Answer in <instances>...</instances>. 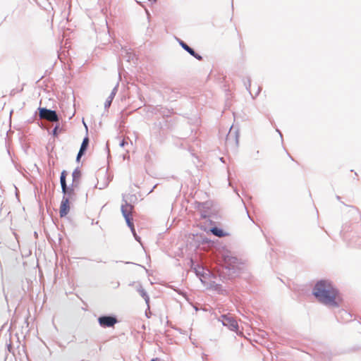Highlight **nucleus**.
Masks as SVG:
<instances>
[{
  "mask_svg": "<svg viewBox=\"0 0 361 361\" xmlns=\"http://www.w3.org/2000/svg\"><path fill=\"white\" fill-rule=\"evenodd\" d=\"M259 154V150L256 151V152H255V155H256V156H258Z\"/></svg>",
  "mask_w": 361,
  "mask_h": 361,
  "instance_id": "c03bdc74",
  "label": "nucleus"
},
{
  "mask_svg": "<svg viewBox=\"0 0 361 361\" xmlns=\"http://www.w3.org/2000/svg\"><path fill=\"white\" fill-rule=\"evenodd\" d=\"M222 259L225 266L222 268L220 277L223 279H232L240 273V260L233 256L228 250H224L222 253Z\"/></svg>",
  "mask_w": 361,
  "mask_h": 361,
  "instance_id": "f03ea898",
  "label": "nucleus"
},
{
  "mask_svg": "<svg viewBox=\"0 0 361 361\" xmlns=\"http://www.w3.org/2000/svg\"><path fill=\"white\" fill-rule=\"evenodd\" d=\"M132 234L133 235L134 238H135V240L139 243L141 242V238L137 235V234L136 233V231H135V228H134V233H132Z\"/></svg>",
  "mask_w": 361,
  "mask_h": 361,
  "instance_id": "b1692460",
  "label": "nucleus"
},
{
  "mask_svg": "<svg viewBox=\"0 0 361 361\" xmlns=\"http://www.w3.org/2000/svg\"><path fill=\"white\" fill-rule=\"evenodd\" d=\"M128 145V142H127L125 139H123V140L120 142V143H119V145H120V147H125V146H126V145Z\"/></svg>",
  "mask_w": 361,
  "mask_h": 361,
  "instance_id": "bb28decb",
  "label": "nucleus"
},
{
  "mask_svg": "<svg viewBox=\"0 0 361 361\" xmlns=\"http://www.w3.org/2000/svg\"><path fill=\"white\" fill-rule=\"evenodd\" d=\"M115 97H114L113 94H110L107 99H106L105 102H104V109H108L111 105V103L113 102V99Z\"/></svg>",
  "mask_w": 361,
  "mask_h": 361,
  "instance_id": "412c9836",
  "label": "nucleus"
},
{
  "mask_svg": "<svg viewBox=\"0 0 361 361\" xmlns=\"http://www.w3.org/2000/svg\"><path fill=\"white\" fill-rule=\"evenodd\" d=\"M89 144H90V139H89L88 135L87 134L82 140V142L81 143V145H80V147L78 152H80L81 154L83 153L85 154V153L87 150V148L89 147Z\"/></svg>",
  "mask_w": 361,
  "mask_h": 361,
  "instance_id": "9b49d317",
  "label": "nucleus"
},
{
  "mask_svg": "<svg viewBox=\"0 0 361 361\" xmlns=\"http://www.w3.org/2000/svg\"><path fill=\"white\" fill-rule=\"evenodd\" d=\"M56 125L54 126V128L52 129L51 132V135L54 137H57L61 132V128H60V123H59V121L58 122H56Z\"/></svg>",
  "mask_w": 361,
  "mask_h": 361,
  "instance_id": "a211bd4d",
  "label": "nucleus"
},
{
  "mask_svg": "<svg viewBox=\"0 0 361 361\" xmlns=\"http://www.w3.org/2000/svg\"><path fill=\"white\" fill-rule=\"evenodd\" d=\"M240 137V130L236 126L233 125L226 137V142L227 145L234 144L235 147L238 146Z\"/></svg>",
  "mask_w": 361,
  "mask_h": 361,
  "instance_id": "423d86ee",
  "label": "nucleus"
},
{
  "mask_svg": "<svg viewBox=\"0 0 361 361\" xmlns=\"http://www.w3.org/2000/svg\"><path fill=\"white\" fill-rule=\"evenodd\" d=\"M98 323L102 328H111L119 322L116 315L114 314H102L97 318Z\"/></svg>",
  "mask_w": 361,
  "mask_h": 361,
  "instance_id": "39448f33",
  "label": "nucleus"
},
{
  "mask_svg": "<svg viewBox=\"0 0 361 361\" xmlns=\"http://www.w3.org/2000/svg\"><path fill=\"white\" fill-rule=\"evenodd\" d=\"M351 207H352V208H353V209L356 212H357V213H358L357 209L355 207H353V206H352Z\"/></svg>",
  "mask_w": 361,
  "mask_h": 361,
  "instance_id": "49530a36",
  "label": "nucleus"
},
{
  "mask_svg": "<svg viewBox=\"0 0 361 361\" xmlns=\"http://www.w3.org/2000/svg\"><path fill=\"white\" fill-rule=\"evenodd\" d=\"M223 326H226L231 331H235L238 328V324L236 320L232 316L228 314L221 315L219 319Z\"/></svg>",
  "mask_w": 361,
  "mask_h": 361,
  "instance_id": "0eeeda50",
  "label": "nucleus"
},
{
  "mask_svg": "<svg viewBox=\"0 0 361 361\" xmlns=\"http://www.w3.org/2000/svg\"><path fill=\"white\" fill-rule=\"evenodd\" d=\"M246 211H247V210L246 209ZM247 216H248L249 219L253 221V220H252V219L251 218V216H250V214H249L248 212H247Z\"/></svg>",
  "mask_w": 361,
  "mask_h": 361,
  "instance_id": "79ce46f5",
  "label": "nucleus"
},
{
  "mask_svg": "<svg viewBox=\"0 0 361 361\" xmlns=\"http://www.w3.org/2000/svg\"><path fill=\"white\" fill-rule=\"evenodd\" d=\"M345 229V226H343V230L341 231V233Z\"/></svg>",
  "mask_w": 361,
  "mask_h": 361,
  "instance_id": "3c124183",
  "label": "nucleus"
},
{
  "mask_svg": "<svg viewBox=\"0 0 361 361\" xmlns=\"http://www.w3.org/2000/svg\"><path fill=\"white\" fill-rule=\"evenodd\" d=\"M99 224L98 221L95 222V221H94V220H92V224Z\"/></svg>",
  "mask_w": 361,
  "mask_h": 361,
  "instance_id": "a19ab883",
  "label": "nucleus"
},
{
  "mask_svg": "<svg viewBox=\"0 0 361 361\" xmlns=\"http://www.w3.org/2000/svg\"><path fill=\"white\" fill-rule=\"evenodd\" d=\"M210 286H211V288H213L218 293L221 294V295H226L227 291L223 288V286L221 284L216 283V282L213 281L210 284Z\"/></svg>",
  "mask_w": 361,
  "mask_h": 361,
  "instance_id": "ddd939ff",
  "label": "nucleus"
},
{
  "mask_svg": "<svg viewBox=\"0 0 361 361\" xmlns=\"http://www.w3.org/2000/svg\"><path fill=\"white\" fill-rule=\"evenodd\" d=\"M243 83L246 88V90L249 92V93L251 94L250 92V87H251V79L250 77H247L246 80L243 79Z\"/></svg>",
  "mask_w": 361,
  "mask_h": 361,
  "instance_id": "4be33fe9",
  "label": "nucleus"
},
{
  "mask_svg": "<svg viewBox=\"0 0 361 361\" xmlns=\"http://www.w3.org/2000/svg\"><path fill=\"white\" fill-rule=\"evenodd\" d=\"M118 84H117L114 88L113 90H111V92L110 94H113L114 97H115V95L117 93V91H118Z\"/></svg>",
  "mask_w": 361,
  "mask_h": 361,
  "instance_id": "393cba45",
  "label": "nucleus"
},
{
  "mask_svg": "<svg viewBox=\"0 0 361 361\" xmlns=\"http://www.w3.org/2000/svg\"><path fill=\"white\" fill-rule=\"evenodd\" d=\"M220 160H221V161L224 162V158L223 157H221Z\"/></svg>",
  "mask_w": 361,
  "mask_h": 361,
  "instance_id": "8fccbe9b",
  "label": "nucleus"
},
{
  "mask_svg": "<svg viewBox=\"0 0 361 361\" xmlns=\"http://www.w3.org/2000/svg\"><path fill=\"white\" fill-rule=\"evenodd\" d=\"M186 52H188L190 56H192V57H194L195 59H196L198 61H202L203 60V57L200 54H198L191 47H189L188 48V50H186Z\"/></svg>",
  "mask_w": 361,
  "mask_h": 361,
  "instance_id": "dca6fc26",
  "label": "nucleus"
},
{
  "mask_svg": "<svg viewBox=\"0 0 361 361\" xmlns=\"http://www.w3.org/2000/svg\"><path fill=\"white\" fill-rule=\"evenodd\" d=\"M192 264L191 266V268L194 270L196 276L200 278H201V277L205 278L206 274L204 272L202 267H201L200 265L195 266L194 262H192Z\"/></svg>",
  "mask_w": 361,
  "mask_h": 361,
  "instance_id": "f8f14e48",
  "label": "nucleus"
},
{
  "mask_svg": "<svg viewBox=\"0 0 361 361\" xmlns=\"http://www.w3.org/2000/svg\"><path fill=\"white\" fill-rule=\"evenodd\" d=\"M68 176V172L66 170H63L61 173L60 176V183L61 187L63 185V187L67 184L66 183V177Z\"/></svg>",
  "mask_w": 361,
  "mask_h": 361,
  "instance_id": "6ab92c4d",
  "label": "nucleus"
},
{
  "mask_svg": "<svg viewBox=\"0 0 361 361\" xmlns=\"http://www.w3.org/2000/svg\"><path fill=\"white\" fill-rule=\"evenodd\" d=\"M208 216V214H207L206 211H204L201 213V218L202 219H206Z\"/></svg>",
  "mask_w": 361,
  "mask_h": 361,
  "instance_id": "2f4dec72",
  "label": "nucleus"
},
{
  "mask_svg": "<svg viewBox=\"0 0 361 361\" xmlns=\"http://www.w3.org/2000/svg\"><path fill=\"white\" fill-rule=\"evenodd\" d=\"M209 242H211L210 240H209L208 238H202V243H209Z\"/></svg>",
  "mask_w": 361,
  "mask_h": 361,
  "instance_id": "c9c22d12",
  "label": "nucleus"
},
{
  "mask_svg": "<svg viewBox=\"0 0 361 361\" xmlns=\"http://www.w3.org/2000/svg\"><path fill=\"white\" fill-rule=\"evenodd\" d=\"M95 261L97 262H102V260H97V259L95 260Z\"/></svg>",
  "mask_w": 361,
  "mask_h": 361,
  "instance_id": "603ef678",
  "label": "nucleus"
},
{
  "mask_svg": "<svg viewBox=\"0 0 361 361\" xmlns=\"http://www.w3.org/2000/svg\"><path fill=\"white\" fill-rule=\"evenodd\" d=\"M155 125L159 128L162 129L164 126V123L161 121H159L158 123H155Z\"/></svg>",
  "mask_w": 361,
  "mask_h": 361,
  "instance_id": "c756f323",
  "label": "nucleus"
},
{
  "mask_svg": "<svg viewBox=\"0 0 361 361\" xmlns=\"http://www.w3.org/2000/svg\"><path fill=\"white\" fill-rule=\"evenodd\" d=\"M133 198H134V199H135V200H136V197H135V195H130V201H132V199H133Z\"/></svg>",
  "mask_w": 361,
  "mask_h": 361,
  "instance_id": "ea45409f",
  "label": "nucleus"
},
{
  "mask_svg": "<svg viewBox=\"0 0 361 361\" xmlns=\"http://www.w3.org/2000/svg\"><path fill=\"white\" fill-rule=\"evenodd\" d=\"M207 202H198L197 209H205L207 208Z\"/></svg>",
  "mask_w": 361,
  "mask_h": 361,
  "instance_id": "5701e85b",
  "label": "nucleus"
},
{
  "mask_svg": "<svg viewBox=\"0 0 361 361\" xmlns=\"http://www.w3.org/2000/svg\"><path fill=\"white\" fill-rule=\"evenodd\" d=\"M70 201L68 198L62 197L59 207V216L61 218L65 217L70 212Z\"/></svg>",
  "mask_w": 361,
  "mask_h": 361,
  "instance_id": "6e6552de",
  "label": "nucleus"
},
{
  "mask_svg": "<svg viewBox=\"0 0 361 361\" xmlns=\"http://www.w3.org/2000/svg\"><path fill=\"white\" fill-rule=\"evenodd\" d=\"M336 198L338 200H341V197L339 195H336Z\"/></svg>",
  "mask_w": 361,
  "mask_h": 361,
  "instance_id": "a18cd8bd",
  "label": "nucleus"
},
{
  "mask_svg": "<svg viewBox=\"0 0 361 361\" xmlns=\"http://www.w3.org/2000/svg\"><path fill=\"white\" fill-rule=\"evenodd\" d=\"M312 294L319 302L326 306L338 307L341 302L338 289L329 279L318 280L312 288Z\"/></svg>",
  "mask_w": 361,
  "mask_h": 361,
  "instance_id": "f257e3e1",
  "label": "nucleus"
},
{
  "mask_svg": "<svg viewBox=\"0 0 361 361\" xmlns=\"http://www.w3.org/2000/svg\"><path fill=\"white\" fill-rule=\"evenodd\" d=\"M231 7L233 8V0H231Z\"/></svg>",
  "mask_w": 361,
  "mask_h": 361,
  "instance_id": "de8ad7c7",
  "label": "nucleus"
},
{
  "mask_svg": "<svg viewBox=\"0 0 361 361\" xmlns=\"http://www.w3.org/2000/svg\"><path fill=\"white\" fill-rule=\"evenodd\" d=\"M16 89H13V90L11 91V92H10V95H11V96H13V95H15V94H16Z\"/></svg>",
  "mask_w": 361,
  "mask_h": 361,
  "instance_id": "f704fd0d",
  "label": "nucleus"
},
{
  "mask_svg": "<svg viewBox=\"0 0 361 361\" xmlns=\"http://www.w3.org/2000/svg\"><path fill=\"white\" fill-rule=\"evenodd\" d=\"M120 286V283L118 281L116 282L114 284V288H117Z\"/></svg>",
  "mask_w": 361,
  "mask_h": 361,
  "instance_id": "e433bc0d",
  "label": "nucleus"
},
{
  "mask_svg": "<svg viewBox=\"0 0 361 361\" xmlns=\"http://www.w3.org/2000/svg\"><path fill=\"white\" fill-rule=\"evenodd\" d=\"M106 150L107 152L108 157H109L110 156V150H109V145L108 142L106 144Z\"/></svg>",
  "mask_w": 361,
  "mask_h": 361,
  "instance_id": "473e14b6",
  "label": "nucleus"
},
{
  "mask_svg": "<svg viewBox=\"0 0 361 361\" xmlns=\"http://www.w3.org/2000/svg\"><path fill=\"white\" fill-rule=\"evenodd\" d=\"M148 1L152 3H156L157 1V0H148Z\"/></svg>",
  "mask_w": 361,
  "mask_h": 361,
  "instance_id": "37998d69",
  "label": "nucleus"
},
{
  "mask_svg": "<svg viewBox=\"0 0 361 361\" xmlns=\"http://www.w3.org/2000/svg\"><path fill=\"white\" fill-rule=\"evenodd\" d=\"M37 113L39 118L50 122H58L61 119V116L57 114L56 110H52L47 107H38Z\"/></svg>",
  "mask_w": 361,
  "mask_h": 361,
  "instance_id": "20e7f679",
  "label": "nucleus"
},
{
  "mask_svg": "<svg viewBox=\"0 0 361 361\" xmlns=\"http://www.w3.org/2000/svg\"><path fill=\"white\" fill-rule=\"evenodd\" d=\"M123 204L121 207V214L126 222L128 227L130 229L131 233H134V224L133 219L131 215V211L133 209V206L132 204L128 202L127 200L125 198V195H123Z\"/></svg>",
  "mask_w": 361,
  "mask_h": 361,
  "instance_id": "7ed1b4c3",
  "label": "nucleus"
},
{
  "mask_svg": "<svg viewBox=\"0 0 361 361\" xmlns=\"http://www.w3.org/2000/svg\"><path fill=\"white\" fill-rule=\"evenodd\" d=\"M288 154L289 157L290 158V159L294 161V159L289 154Z\"/></svg>",
  "mask_w": 361,
  "mask_h": 361,
  "instance_id": "09e8293b",
  "label": "nucleus"
},
{
  "mask_svg": "<svg viewBox=\"0 0 361 361\" xmlns=\"http://www.w3.org/2000/svg\"><path fill=\"white\" fill-rule=\"evenodd\" d=\"M154 111H155L156 114H159L163 117H169L170 116V114H171L169 109H168L166 108H164L162 106H157L154 109Z\"/></svg>",
  "mask_w": 361,
  "mask_h": 361,
  "instance_id": "4468645a",
  "label": "nucleus"
},
{
  "mask_svg": "<svg viewBox=\"0 0 361 361\" xmlns=\"http://www.w3.org/2000/svg\"><path fill=\"white\" fill-rule=\"evenodd\" d=\"M137 290L140 293V296L145 300L146 304L149 305V296L148 295L147 291L142 288L141 285L139 286Z\"/></svg>",
  "mask_w": 361,
  "mask_h": 361,
  "instance_id": "2eb2a0df",
  "label": "nucleus"
},
{
  "mask_svg": "<svg viewBox=\"0 0 361 361\" xmlns=\"http://www.w3.org/2000/svg\"><path fill=\"white\" fill-rule=\"evenodd\" d=\"M35 235L37 236V233L36 231L35 232Z\"/></svg>",
  "mask_w": 361,
  "mask_h": 361,
  "instance_id": "864d4df0",
  "label": "nucleus"
},
{
  "mask_svg": "<svg viewBox=\"0 0 361 361\" xmlns=\"http://www.w3.org/2000/svg\"><path fill=\"white\" fill-rule=\"evenodd\" d=\"M209 232L219 238L229 235L228 232L225 231L223 228L216 226L211 227L209 228Z\"/></svg>",
  "mask_w": 361,
  "mask_h": 361,
  "instance_id": "9d476101",
  "label": "nucleus"
},
{
  "mask_svg": "<svg viewBox=\"0 0 361 361\" xmlns=\"http://www.w3.org/2000/svg\"><path fill=\"white\" fill-rule=\"evenodd\" d=\"M175 39L177 41V42L178 43V44L181 47V48L186 51V50H188V48L190 46L186 42H185L183 40H182L181 39H180L177 37H176Z\"/></svg>",
  "mask_w": 361,
  "mask_h": 361,
  "instance_id": "aec40b11",
  "label": "nucleus"
},
{
  "mask_svg": "<svg viewBox=\"0 0 361 361\" xmlns=\"http://www.w3.org/2000/svg\"><path fill=\"white\" fill-rule=\"evenodd\" d=\"M109 183V180L107 181L106 183H104L103 185H101V186H99L98 188L99 190L104 189L105 188H106L108 186Z\"/></svg>",
  "mask_w": 361,
  "mask_h": 361,
  "instance_id": "c85d7f7f",
  "label": "nucleus"
},
{
  "mask_svg": "<svg viewBox=\"0 0 361 361\" xmlns=\"http://www.w3.org/2000/svg\"><path fill=\"white\" fill-rule=\"evenodd\" d=\"M131 262H126V264H130Z\"/></svg>",
  "mask_w": 361,
  "mask_h": 361,
  "instance_id": "6e6d98bb",
  "label": "nucleus"
},
{
  "mask_svg": "<svg viewBox=\"0 0 361 361\" xmlns=\"http://www.w3.org/2000/svg\"><path fill=\"white\" fill-rule=\"evenodd\" d=\"M62 193H63V197H66L68 200H71L73 196L75 195V188L73 186V185H68L66 184V185L63 187L61 186Z\"/></svg>",
  "mask_w": 361,
  "mask_h": 361,
  "instance_id": "1a4fd4ad",
  "label": "nucleus"
},
{
  "mask_svg": "<svg viewBox=\"0 0 361 361\" xmlns=\"http://www.w3.org/2000/svg\"><path fill=\"white\" fill-rule=\"evenodd\" d=\"M84 155H85V154H83V153H82V154H81L80 152H78V154H77V156H76V161H77V162H79V161H80V159H81V157H82V156H84Z\"/></svg>",
  "mask_w": 361,
  "mask_h": 361,
  "instance_id": "cd10ccee",
  "label": "nucleus"
},
{
  "mask_svg": "<svg viewBox=\"0 0 361 361\" xmlns=\"http://www.w3.org/2000/svg\"><path fill=\"white\" fill-rule=\"evenodd\" d=\"M82 176V172L79 167H76L72 173V178L73 182L80 180Z\"/></svg>",
  "mask_w": 361,
  "mask_h": 361,
  "instance_id": "f3484780",
  "label": "nucleus"
},
{
  "mask_svg": "<svg viewBox=\"0 0 361 361\" xmlns=\"http://www.w3.org/2000/svg\"><path fill=\"white\" fill-rule=\"evenodd\" d=\"M343 313L344 314H345L346 316H348V317H352V316L350 315V313H348L346 311H343Z\"/></svg>",
  "mask_w": 361,
  "mask_h": 361,
  "instance_id": "4c0bfd02",
  "label": "nucleus"
},
{
  "mask_svg": "<svg viewBox=\"0 0 361 361\" xmlns=\"http://www.w3.org/2000/svg\"><path fill=\"white\" fill-rule=\"evenodd\" d=\"M79 184H80V180H78V181H76V182H73H73H72V183H71V185H73V186L74 187V188H75L78 187Z\"/></svg>",
  "mask_w": 361,
  "mask_h": 361,
  "instance_id": "72a5a7b5",
  "label": "nucleus"
},
{
  "mask_svg": "<svg viewBox=\"0 0 361 361\" xmlns=\"http://www.w3.org/2000/svg\"><path fill=\"white\" fill-rule=\"evenodd\" d=\"M276 131L279 133L280 137H281V139L283 140V135H282L281 132L279 129H276Z\"/></svg>",
  "mask_w": 361,
  "mask_h": 361,
  "instance_id": "58836bf2",
  "label": "nucleus"
},
{
  "mask_svg": "<svg viewBox=\"0 0 361 361\" xmlns=\"http://www.w3.org/2000/svg\"><path fill=\"white\" fill-rule=\"evenodd\" d=\"M6 347L8 348V350L10 353H13V351H12V343H11V340H9V343H6Z\"/></svg>",
  "mask_w": 361,
  "mask_h": 361,
  "instance_id": "a878e982",
  "label": "nucleus"
},
{
  "mask_svg": "<svg viewBox=\"0 0 361 361\" xmlns=\"http://www.w3.org/2000/svg\"><path fill=\"white\" fill-rule=\"evenodd\" d=\"M126 53L127 54V57H128V61H129L130 59H133V56L131 54V53L128 52L127 50H126Z\"/></svg>",
  "mask_w": 361,
  "mask_h": 361,
  "instance_id": "7c9ffc66",
  "label": "nucleus"
},
{
  "mask_svg": "<svg viewBox=\"0 0 361 361\" xmlns=\"http://www.w3.org/2000/svg\"><path fill=\"white\" fill-rule=\"evenodd\" d=\"M151 361H157L156 359H152Z\"/></svg>",
  "mask_w": 361,
  "mask_h": 361,
  "instance_id": "4d7b16f0",
  "label": "nucleus"
},
{
  "mask_svg": "<svg viewBox=\"0 0 361 361\" xmlns=\"http://www.w3.org/2000/svg\"><path fill=\"white\" fill-rule=\"evenodd\" d=\"M8 336H9V338H11V336L10 333L8 334Z\"/></svg>",
  "mask_w": 361,
  "mask_h": 361,
  "instance_id": "5fc2aeb1",
  "label": "nucleus"
}]
</instances>
